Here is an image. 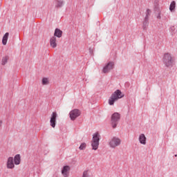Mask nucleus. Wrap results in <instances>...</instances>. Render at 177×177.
<instances>
[{
    "label": "nucleus",
    "mask_w": 177,
    "mask_h": 177,
    "mask_svg": "<svg viewBox=\"0 0 177 177\" xmlns=\"http://www.w3.org/2000/svg\"><path fill=\"white\" fill-rule=\"evenodd\" d=\"M124 97V94L120 90H116L109 97V104L110 106H113L115 102H117L118 99H122Z\"/></svg>",
    "instance_id": "1"
},
{
    "label": "nucleus",
    "mask_w": 177,
    "mask_h": 177,
    "mask_svg": "<svg viewBox=\"0 0 177 177\" xmlns=\"http://www.w3.org/2000/svg\"><path fill=\"white\" fill-rule=\"evenodd\" d=\"M100 140V134L96 132L93 134V139L91 140V147L93 150H97L99 149V141Z\"/></svg>",
    "instance_id": "2"
},
{
    "label": "nucleus",
    "mask_w": 177,
    "mask_h": 177,
    "mask_svg": "<svg viewBox=\"0 0 177 177\" xmlns=\"http://www.w3.org/2000/svg\"><path fill=\"white\" fill-rule=\"evenodd\" d=\"M162 61L166 67H172L174 66V57L169 53H165L164 55Z\"/></svg>",
    "instance_id": "3"
},
{
    "label": "nucleus",
    "mask_w": 177,
    "mask_h": 177,
    "mask_svg": "<svg viewBox=\"0 0 177 177\" xmlns=\"http://www.w3.org/2000/svg\"><path fill=\"white\" fill-rule=\"evenodd\" d=\"M121 145V139L118 137H113L109 142V145L111 149H115Z\"/></svg>",
    "instance_id": "4"
},
{
    "label": "nucleus",
    "mask_w": 177,
    "mask_h": 177,
    "mask_svg": "<svg viewBox=\"0 0 177 177\" xmlns=\"http://www.w3.org/2000/svg\"><path fill=\"white\" fill-rule=\"evenodd\" d=\"M120 118H121V115H120V113H114L111 115V125L113 128H117V125Z\"/></svg>",
    "instance_id": "5"
},
{
    "label": "nucleus",
    "mask_w": 177,
    "mask_h": 177,
    "mask_svg": "<svg viewBox=\"0 0 177 177\" xmlns=\"http://www.w3.org/2000/svg\"><path fill=\"white\" fill-rule=\"evenodd\" d=\"M81 115V111L79 109H73L69 113V117L72 121H75Z\"/></svg>",
    "instance_id": "6"
},
{
    "label": "nucleus",
    "mask_w": 177,
    "mask_h": 177,
    "mask_svg": "<svg viewBox=\"0 0 177 177\" xmlns=\"http://www.w3.org/2000/svg\"><path fill=\"white\" fill-rule=\"evenodd\" d=\"M113 68H114V62H109L103 68L102 73L107 74V73H110Z\"/></svg>",
    "instance_id": "7"
},
{
    "label": "nucleus",
    "mask_w": 177,
    "mask_h": 177,
    "mask_svg": "<svg viewBox=\"0 0 177 177\" xmlns=\"http://www.w3.org/2000/svg\"><path fill=\"white\" fill-rule=\"evenodd\" d=\"M56 118H57V113L56 112H53L50 120V125L52 128L56 127Z\"/></svg>",
    "instance_id": "8"
},
{
    "label": "nucleus",
    "mask_w": 177,
    "mask_h": 177,
    "mask_svg": "<svg viewBox=\"0 0 177 177\" xmlns=\"http://www.w3.org/2000/svg\"><path fill=\"white\" fill-rule=\"evenodd\" d=\"M15 162H14V159L13 157H9L7 159V162H6V167L8 169H13V168H15Z\"/></svg>",
    "instance_id": "9"
},
{
    "label": "nucleus",
    "mask_w": 177,
    "mask_h": 177,
    "mask_svg": "<svg viewBox=\"0 0 177 177\" xmlns=\"http://www.w3.org/2000/svg\"><path fill=\"white\" fill-rule=\"evenodd\" d=\"M70 166H64L62 169V174L64 177H68L70 176Z\"/></svg>",
    "instance_id": "10"
},
{
    "label": "nucleus",
    "mask_w": 177,
    "mask_h": 177,
    "mask_svg": "<svg viewBox=\"0 0 177 177\" xmlns=\"http://www.w3.org/2000/svg\"><path fill=\"white\" fill-rule=\"evenodd\" d=\"M138 140L141 145H146V140H147V138H146V136H145L144 133L140 134L138 137Z\"/></svg>",
    "instance_id": "11"
},
{
    "label": "nucleus",
    "mask_w": 177,
    "mask_h": 177,
    "mask_svg": "<svg viewBox=\"0 0 177 177\" xmlns=\"http://www.w3.org/2000/svg\"><path fill=\"white\" fill-rule=\"evenodd\" d=\"M156 13V17L158 20L161 19V8L160 7H156L154 9Z\"/></svg>",
    "instance_id": "12"
},
{
    "label": "nucleus",
    "mask_w": 177,
    "mask_h": 177,
    "mask_svg": "<svg viewBox=\"0 0 177 177\" xmlns=\"http://www.w3.org/2000/svg\"><path fill=\"white\" fill-rule=\"evenodd\" d=\"M14 164L15 165H19L21 161V158H20V154H17L16 155L14 158Z\"/></svg>",
    "instance_id": "13"
},
{
    "label": "nucleus",
    "mask_w": 177,
    "mask_h": 177,
    "mask_svg": "<svg viewBox=\"0 0 177 177\" xmlns=\"http://www.w3.org/2000/svg\"><path fill=\"white\" fill-rule=\"evenodd\" d=\"M50 45L51 48H56V46H57V43L56 42V38L55 37L50 38Z\"/></svg>",
    "instance_id": "14"
},
{
    "label": "nucleus",
    "mask_w": 177,
    "mask_h": 177,
    "mask_svg": "<svg viewBox=\"0 0 177 177\" xmlns=\"http://www.w3.org/2000/svg\"><path fill=\"white\" fill-rule=\"evenodd\" d=\"M62 34H63V32L60 30V29L56 28L55 30L54 36L57 37V38H62Z\"/></svg>",
    "instance_id": "15"
},
{
    "label": "nucleus",
    "mask_w": 177,
    "mask_h": 177,
    "mask_svg": "<svg viewBox=\"0 0 177 177\" xmlns=\"http://www.w3.org/2000/svg\"><path fill=\"white\" fill-rule=\"evenodd\" d=\"M8 38H9V32H6L2 39L3 45H6V44H8Z\"/></svg>",
    "instance_id": "16"
},
{
    "label": "nucleus",
    "mask_w": 177,
    "mask_h": 177,
    "mask_svg": "<svg viewBox=\"0 0 177 177\" xmlns=\"http://www.w3.org/2000/svg\"><path fill=\"white\" fill-rule=\"evenodd\" d=\"M8 60H9V56L6 55V56L3 57L1 59V66H5V64H6V63H8Z\"/></svg>",
    "instance_id": "17"
},
{
    "label": "nucleus",
    "mask_w": 177,
    "mask_h": 177,
    "mask_svg": "<svg viewBox=\"0 0 177 177\" xmlns=\"http://www.w3.org/2000/svg\"><path fill=\"white\" fill-rule=\"evenodd\" d=\"M64 1L63 0H56L55 1V7L62 8L63 6Z\"/></svg>",
    "instance_id": "18"
},
{
    "label": "nucleus",
    "mask_w": 177,
    "mask_h": 177,
    "mask_svg": "<svg viewBox=\"0 0 177 177\" xmlns=\"http://www.w3.org/2000/svg\"><path fill=\"white\" fill-rule=\"evenodd\" d=\"M175 8H176V2L173 1L170 4L169 10L171 12H174L175 10Z\"/></svg>",
    "instance_id": "19"
},
{
    "label": "nucleus",
    "mask_w": 177,
    "mask_h": 177,
    "mask_svg": "<svg viewBox=\"0 0 177 177\" xmlns=\"http://www.w3.org/2000/svg\"><path fill=\"white\" fill-rule=\"evenodd\" d=\"M42 85H49V78L48 77H44L42 79Z\"/></svg>",
    "instance_id": "20"
},
{
    "label": "nucleus",
    "mask_w": 177,
    "mask_h": 177,
    "mask_svg": "<svg viewBox=\"0 0 177 177\" xmlns=\"http://www.w3.org/2000/svg\"><path fill=\"white\" fill-rule=\"evenodd\" d=\"M80 150H85V149H86V143L83 142L80 145V147H79Z\"/></svg>",
    "instance_id": "21"
},
{
    "label": "nucleus",
    "mask_w": 177,
    "mask_h": 177,
    "mask_svg": "<svg viewBox=\"0 0 177 177\" xmlns=\"http://www.w3.org/2000/svg\"><path fill=\"white\" fill-rule=\"evenodd\" d=\"M82 177H89V170H85L83 172Z\"/></svg>",
    "instance_id": "22"
},
{
    "label": "nucleus",
    "mask_w": 177,
    "mask_h": 177,
    "mask_svg": "<svg viewBox=\"0 0 177 177\" xmlns=\"http://www.w3.org/2000/svg\"><path fill=\"white\" fill-rule=\"evenodd\" d=\"M150 15H151V10L147 9V15H146L145 19H148V17L150 16Z\"/></svg>",
    "instance_id": "23"
}]
</instances>
